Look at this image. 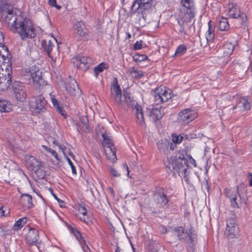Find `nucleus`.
Masks as SVG:
<instances>
[{"label": "nucleus", "mask_w": 252, "mask_h": 252, "mask_svg": "<svg viewBox=\"0 0 252 252\" xmlns=\"http://www.w3.org/2000/svg\"><path fill=\"white\" fill-rule=\"evenodd\" d=\"M108 68V65L107 63H101L97 65L94 68V75L95 77H97L98 74L101 72H102L104 69Z\"/></svg>", "instance_id": "30"}, {"label": "nucleus", "mask_w": 252, "mask_h": 252, "mask_svg": "<svg viewBox=\"0 0 252 252\" xmlns=\"http://www.w3.org/2000/svg\"><path fill=\"white\" fill-rule=\"evenodd\" d=\"M111 98L117 104L124 109L126 107L133 108L137 103L133 99L129 93L126 92L122 95V90L116 77L114 78L111 87Z\"/></svg>", "instance_id": "1"}, {"label": "nucleus", "mask_w": 252, "mask_h": 252, "mask_svg": "<svg viewBox=\"0 0 252 252\" xmlns=\"http://www.w3.org/2000/svg\"><path fill=\"white\" fill-rule=\"evenodd\" d=\"M133 12H137L145 19L147 16L151 14L153 10V0H134L131 7Z\"/></svg>", "instance_id": "6"}, {"label": "nucleus", "mask_w": 252, "mask_h": 252, "mask_svg": "<svg viewBox=\"0 0 252 252\" xmlns=\"http://www.w3.org/2000/svg\"><path fill=\"white\" fill-rule=\"evenodd\" d=\"M167 168L173 174L178 173L182 177L186 176V172L188 168V163L185 158L184 154L179 152L176 156H171L168 159Z\"/></svg>", "instance_id": "2"}, {"label": "nucleus", "mask_w": 252, "mask_h": 252, "mask_svg": "<svg viewBox=\"0 0 252 252\" xmlns=\"http://www.w3.org/2000/svg\"><path fill=\"white\" fill-rule=\"evenodd\" d=\"M158 149L160 151L164 153L165 155H168L169 153V141L164 139L159 141L157 143Z\"/></svg>", "instance_id": "27"}, {"label": "nucleus", "mask_w": 252, "mask_h": 252, "mask_svg": "<svg viewBox=\"0 0 252 252\" xmlns=\"http://www.w3.org/2000/svg\"><path fill=\"white\" fill-rule=\"evenodd\" d=\"M41 47L44 51L47 53L48 56L51 58V53L54 45L51 40L48 41L45 39L41 41Z\"/></svg>", "instance_id": "25"}, {"label": "nucleus", "mask_w": 252, "mask_h": 252, "mask_svg": "<svg viewBox=\"0 0 252 252\" xmlns=\"http://www.w3.org/2000/svg\"><path fill=\"white\" fill-rule=\"evenodd\" d=\"M27 218H22L17 220L14 224L13 228L14 230L20 229L27 222Z\"/></svg>", "instance_id": "31"}, {"label": "nucleus", "mask_w": 252, "mask_h": 252, "mask_svg": "<svg viewBox=\"0 0 252 252\" xmlns=\"http://www.w3.org/2000/svg\"><path fill=\"white\" fill-rule=\"evenodd\" d=\"M43 147L48 153H51L55 158L57 160H59V159L58 158V154L55 150H54L50 148H48L46 146H43Z\"/></svg>", "instance_id": "45"}, {"label": "nucleus", "mask_w": 252, "mask_h": 252, "mask_svg": "<svg viewBox=\"0 0 252 252\" xmlns=\"http://www.w3.org/2000/svg\"><path fill=\"white\" fill-rule=\"evenodd\" d=\"M186 46L184 45H179L175 51L174 56H181L185 54L187 52Z\"/></svg>", "instance_id": "33"}, {"label": "nucleus", "mask_w": 252, "mask_h": 252, "mask_svg": "<svg viewBox=\"0 0 252 252\" xmlns=\"http://www.w3.org/2000/svg\"><path fill=\"white\" fill-rule=\"evenodd\" d=\"M111 173L113 175V176H115V177H118L120 175V174H119L117 170L114 168H112L111 169Z\"/></svg>", "instance_id": "54"}, {"label": "nucleus", "mask_w": 252, "mask_h": 252, "mask_svg": "<svg viewBox=\"0 0 252 252\" xmlns=\"http://www.w3.org/2000/svg\"><path fill=\"white\" fill-rule=\"evenodd\" d=\"M136 118L137 119V123H138L140 125H142L144 123V116L143 113H139L136 114Z\"/></svg>", "instance_id": "47"}, {"label": "nucleus", "mask_w": 252, "mask_h": 252, "mask_svg": "<svg viewBox=\"0 0 252 252\" xmlns=\"http://www.w3.org/2000/svg\"><path fill=\"white\" fill-rule=\"evenodd\" d=\"M219 29L221 31H227L229 28V25L227 18L222 17L220 21Z\"/></svg>", "instance_id": "29"}, {"label": "nucleus", "mask_w": 252, "mask_h": 252, "mask_svg": "<svg viewBox=\"0 0 252 252\" xmlns=\"http://www.w3.org/2000/svg\"><path fill=\"white\" fill-rule=\"evenodd\" d=\"M27 162H30V165L33 168H36V166H40V163L33 156H30L27 159Z\"/></svg>", "instance_id": "36"}, {"label": "nucleus", "mask_w": 252, "mask_h": 252, "mask_svg": "<svg viewBox=\"0 0 252 252\" xmlns=\"http://www.w3.org/2000/svg\"><path fill=\"white\" fill-rule=\"evenodd\" d=\"M225 196L229 199L230 206L233 208H239L238 196L241 198L238 187L234 188H226L224 190Z\"/></svg>", "instance_id": "13"}, {"label": "nucleus", "mask_w": 252, "mask_h": 252, "mask_svg": "<svg viewBox=\"0 0 252 252\" xmlns=\"http://www.w3.org/2000/svg\"><path fill=\"white\" fill-rule=\"evenodd\" d=\"M173 234L182 242H187L192 252L196 243L195 235L193 234L189 229H185L182 226H177L173 229Z\"/></svg>", "instance_id": "4"}, {"label": "nucleus", "mask_w": 252, "mask_h": 252, "mask_svg": "<svg viewBox=\"0 0 252 252\" xmlns=\"http://www.w3.org/2000/svg\"><path fill=\"white\" fill-rule=\"evenodd\" d=\"M0 37L1 39H0V41L1 40L2 41H4V35L3 34L2 32H0Z\"/></svg>", "instance_id": "63"}, {"label": "nucleus", "mask_w": 252, "mask_h": 252, "mask_svg": "<svg viewBox=\"0 0 252 252\" xmlns=\"http://www.w3.org/2000/svg\"><path fill=\"white\" fill-rule=\"evenodd\" d=\"M13 26L15 29L19 30L20 32L34 31L32 21L28 18H25L24 20L18 22L17 21V19L15 18Z\"/></svg>", "instance_id": "14"}, {"label": "nucleus", "mask_w": 252, "mask_h": 252, "mask_svg": "<svg viewBox=\"0 0 252 252\" xmlns=\"http://www.w3.org/2000/svg\"><path fill=\"white\" fill-rule=\"evenodd\" d=\"M71 232L77 240H79V239L82 238V235L76 228H71Z\"/></svg>", "instance_id": "42"}, {"label": "nucleus", "mask_w": 252, "mask_h": 252, "mask_svg": "<svg viewBox=\"0 0 252 252\" xmlns=\"http://www.w3.org/2000/svg\"><path fill=\"white\" fill-rule=\"evenodd\" d=\"M85 28V26L82 22H78L73 26L74 30L77 32H83Z\"/></svg>", "instance_id": "41"}, {"label": "nucleus", "mask_w": 252, "mask_h": 252, "mask_svg": "<svg viewBox=\"0 0 252 252\" xmlns=\"http://www.w3.org/2000/svg\"><path fill=\"white\" fill-rule=\"evenodd\" d=\"M25 237V240L28 245H36L39 240L38 231L35 228H31Z\"/></svg>", "instance_id": "17"}, {"label": "nucleus", "mask_w": 252, "mask_h": 252, "mask_svg": "<svg viewBox=\"0 0 252 252\" xmlns=\"http://www.w3.org/2000/svg\"><path fill=\"white\" fill-rule=\"evenodd\" d=\"M48 107V103L45 97L42 94L37 95L35 98V101L31 105L35 114L44 112Z\"/></svg>", "instance_id": "12"}, {"label": "nucleus", "mask_w": 252, "mask_h": 252, "mask_svg": "<svg viewBox=\"0 0 252 252\" xmlns=\"http://www.w3.org/2000/svg\"><path fill=\"white\" fill-rule=\"evenodd\" d=\"M181 7L178 14V23L180 25L190 22L194 16V0H181Z\"/></svg>", "instance_id": "3"}, {"label": "nucleus", "mask_w": 252, "mask_h": 252, "mask_svg": "<svg viewBox=\"0 0 252 252\" xmlns=\"http://www.w3.org/2000/svg\"><path fill=\"white\" fill-rule=\"evenodd\" d=\"M172 142L173 143L177 144H180L182 140L183 137L180 135H177L176 134H173L172 135Z\"/></svg>", "instance_id": "43"}, {"label": "nucleus", "mask_w": 252, "mask_h": 252, "mask_svg": "<svg viewBox=\"0 0 252 252\" xmlns=\"http://www.w3.org/2000/svg\"><path fill=\"white\" fill-rule=\"evenodd\" d=\"M208 32H211V26H212V22L210 21L208 23Z\"/></svg>", "instance_id": "62"}, {"label": "nucleus", "mask_w": 252, "mask_h": 252, "mask_svg": "<svg viewBox=\"0 0 252 252\" xmlns=\"http://www.w3.org/2000/svg\"><path fill=\"white\" fill-rule=\"evenodd\" d=\"M171 93L170 90H167L164 87H159L155 89L151 93V94L154 97V104L158 105L161 103L168 101L171 98Z\"/></svg>", "instance_id": "8"}, {"label": "nucleus", "mask_w": 252, "mask_h": 252, "mask_svg": "<svg viewBox=\"0 0 252 252\" xmlns=\"http://www.w3.org/2000/svg\"><path fill=\"white\" fill-rule=\"evenodd\" d=\"M78 212L84 216L87 215L86 209L85 207L80 206L78 208Z\"/></svg>", "instance_id": "49"}, {"label": "nucleus", "mask_w": 252, "mask_h": 252, "mask_svg": "<svg viewBox=\"0 0 252 252\" xmlns=\"http://www.w3.org/2000/svg\"><path fill=\"white\" fill-rule=\"evenodd\" d=\"M109 190L112 196H115V192L113 190V189L111 188H109Z\"/></svg>", "instance_id": "61"}, {"label": "nucleus", "mask_w": 252, "mask_h": 252, "mask_svg": "<svg viewBox=\"0 0 252 252\" xmlns=\"http://www.w3.org/2000/svg\"><path fill=\"white\" fill-rule=\"evenodd\" d=\"M20 202L25 207L31 208L33 206L32 196L28 194H22L20 198Z\"/></svg>", "instance_id": "24"}, {"label": "nucleus", "mask_w": 252, "mask_h": 252, "mask_svg": "<svg viewBox=\"0 0 252 252\" xmlns=\"http://www.w3.org/2000/svg\"><path fill=\"white\" fill-rule=\"evenodd\" d=\"M71 62L74 66L86 71L94 64V61L90 57L78 54L72 59Z\"/></svg>", "instance_id": "7"}, {"label": "nucleus", "mask_w": 252, "mask_h": 252, "mask_svg": "<svg viewBox=\"0 0 252 252\" xmlns=\"http://www.w3.org/2000/svg\"><path fill=\"white\" fill-rule=\"evenodd\" d=\"M65 158L67 161L68 163L71 167L72 174L74 175H76L77 172H76V170L75 169V167L73 165V163H72V162L71 161L70 159L66 156H65Z\"/></svg>", "instance_id": "46"}, {"label": "nucleus", "mask_w": 252, "mask_h": 252, "mask_svg": "<svg viewBox=\"0 0 252 252\" xmlns=\"http://www.w3.org/2000/svg\"><path fill=\"white\" fill-rule=\"evenodd\" d=\"M40 166H36V168H32V170H34L36 175L40 179H43L45 176V172L39 168Z\"/></svg>", "instance_id": "40"}, {"label": "nucleus", "mask_w": 252, "mask_h": 252, "mask_svg": "<svg viewBox=\"0 0 252 252\" xmlns=\"http://www.w3.org/2000/svg\"><path fill=\"white\" fill-rule=\"evenodd\" d=\"M78 241L83 249H84V246H86L88 249L89 248L84 237H82V238L79 239Z\"/></svg>", "instance_id": "50"}, {"label": "nucleus", "mask_w": 252, "mask_h": 252, "mask_svg": "<svg viewBox=\"0 0 252 252\" xmlns=\"http://www.w3.org/2000/svg\"><path fill=\"white\" fill-rule=\"evenodd\" d=\"M130 72L133 77L137 79H141L144 76V74L142 71L136 70L134 67L130 69Z\"/></svg>", "instance_id": "34"}, {"label": "nucleus", "mask_w": 252, "mask_h": 252, "mask_svg": "<svg viewBox=\"0 0 252 252\" xmlns=\"http://www.w3.org/2000/svg\"><path fill=\"white\" fill-rule=\"evenodd\" d=\"M82 123L83 124V128L88 129L89 128L88 120L87 117H83L81 120Z\"/></svg>", "instance_id": "48"}, {"label": "nucleus", "mask_w": 252, "mask_h": 252, "mask_svg": "<svg viewBox=\"0 0 252 252\" xmlns=\"http://www.w3.org/2000/svg\"><path fill=\"white\" fill-rule=\"evenodd\" d=\"M164 114V109L161 106L159 108H153L149 111V116L154 122L161 119Z\"/></svg>", "instance_id": "20"}, {"label": "nucleus", "mask_w": 252, "mask_h": 252, "mask_svg": "<svg viewBox=\"0 0 252 252\" xmlns=\"http://www.w3.org/2000/svg\"><path fill=\"white\" fill-rule=\"evenodd\" d=\"M4 211L3 210L2 207L0 208V216L2 217L4 216Z\"/></svg>", "instance_id": "60"}, {"label": "nucleus", "mask_w": 252, "mask_h": 252, "mask_svg": "<svg viewBox=\"0 0 252 252\" xmlns=\"http://www.w3.org/2000/svg\"><path fill=\"white\" fill-rule=\"evenodd\" d=\"M52 102L54 107L57 109V111L59 112L62 115H64V111L60 107V104L58 103L57 100L55 98H52Z\"/></svg>", "instance_id": "37"}, {"label": "nucleus", "mask_w": 252, "mask_h": 252, "mask_svg": "<svg viewBox=\"0 0 252 252\" xmlns=\"http://www.w3.org/2000/svg\"><path fill=\"white\" fill-rule=\"evenodd\" d=\"M32 78L33 82L36 83L39 86H44L47 84V81L44 79L40 71L36 72Z\"/></svg>", "instance_id": "26"}, {"label": "nucleus", "mask_w": 252, "mask_h": 252, "mask_svg": "<svg viewBox=\"0 0 252 252\" xmlns=\"http://www.w3.org/2000/svg\"><path fill=\"white\" fill-rule=\"evenodd\" d=\"M235 48L234 45L230 42H225L222 47L218 51L219 54H222L221 57H229L232 53Z\"/></svg>", "instance_id": "19"}, {"label": "nucleus", "mask_w": 252, "mask_h": 252, "mask_svg": "<svg viewBox=\"0 0 252 252\" xmlns=\"http://www.w3.org/2000/svg\"><path fill=\"white\" fill-rule=\"evenodd\" d=\"M65 87L66 91L72 96H75L79 94L80 89L76 81L69 78L65 83Z\"/></svg>", "instance_id": "18"}, {"label": "nucleus", "mask_w": 252, "mask_h": 252, "mask_svg": "<svg viewBox=\"0 0 252 252\" xmlns=\"http://www.w3.org/2000/svg\"><path fill=\"white\" fill-rule=\"evenodd\" d=\"M215 35V32H206L205 38L207 42H211L213 41Z\"/></svg>", "instance_id": "44"}, {"label": "nucleus", "mask_w": 252, "mask_h": 252, "mask_svg": "<svg viewBox=\"0 0 252 252\" xmlns=\"http://www.w3.org/2000/svg\"><path fill=\"white\" fill-rule=\"evenodd\" d=\"M234 69L236 76L240 79H243L246 76L248 69L247 67L237 63L235 65Z\"/></svg>", "instance_id": "23"}, {"label": "nucleus", "mask_w": 252, "mask_h": 252, "mask_svg": "<svg viewBox=\"0 0 252 252\" xmlns=\"http://www.w3.org/2000/svg\"><path fill=\"white\" fill-rule=\"evenodd\" d=\"M133 59L136 62H141L148 60V57L144 54H136L133 56Z\"/></svg>", "instance_id": "38"}, {"label": "nucleus", "mask_w": 252, "mask_h": 252, "mask_svg": "<svg viewBox=\"0 0 252 252\" xmlns=\"http://www.w3.org/2000/svg\"><path fill=\"white\" fill-rule=\"evenodd\" d=\"M13 95L18 101L24 102L27 98V90L23 84L20 82L15 81L12 85Z\"/></svg>", "instance_id": "10"}, {"label": "nucleus", "mask_w": 252, "mask_h": 252, "mask_svg": "<svg viewBox=\"0 0 252 252\" xmlns=\"http://www.w3.org/2000/svg\"><path fill=\"white\" fill-rule=\"evenodd\" d=\"M102 136L103 137V146L105 148H109L114 158H116L115 149L113 148L114 145L111 138L105 133L102 134Z\"/></svg>", "instance_id": "21"}, {"label": "nucleus", "mask_w": 252, "mask_h": 252, "mask_svg": "<svg viewBox=\"0 0 252 252\" xmlns=\"http://www.w3.org/2000/svg\"><path fill=\"white\" fill-rule=\"evenodd\" d=\"M195 111L191 108L185 109L178 115V121L182 125H186L192 121L197 117Z\"/></svg>", "instance_id": "11"}, {"label": "nucleus", "mask_w": 252, "mask_h": 252, "mask_svg": "<svg viewBox=\"0 0 252 252\" xmlns=\"http://www.w3.org/2000/svg\"><path fill=\"white\" fill-rule=\"evenodd\" d=\"M251 99L249 96L240 97L238 100L237 107L242 108L244 110L251 108Z\"/></svg>", "instance_id": "22"}, {"label": "nucleus", "mask_w": 252, "mask_h": 252, "mask_svg": "<svg viewBox=\"0 0 252 252\" xmlns=\"http://www.w3.org/2000/svg\"><path fill=\"white\" fill-rule=\"evenodd\" d=\"M238 228L236 225V220L231 218L227 220L226 235L230 238H233L237 235Z\"/></svg>", "instance_id": "16"}, {"label": "nucleus", "mask_w": 252, "mask_h": 252, "mask_svg": "<svg viewBox=\"0 0 252 252\" xmlns=\"http://www.w3.org/2000/svg\"><path fill=\"white\" fill-rule=\"evenodd\" d=\"M48 3L52 6H56V0H48Z\"/></svg>", "instance_id": "56"}, {"label": "nucleus", "mask_w": 252, "mask_h": 252, "mask_svg": "<svg viewBox=\"0 0 252 252\" xmlns=\"http://www.w3.org/2000/svg\"><path fill=\"white\" fill-rule=\"evenodd\" d=\"M11 110V105L6 100L0 99V112H8Z\"/></svg>", "instance_id": "28"}, {"label": "nucleus", "mask_w": 252, "mask_h": 252, "mask_svg": "<svg viewBox=\"0 0 252 252\" xmlns=\"http://www.w3.org/2000/svg\"><path fill=\"white\" fill-rule=\"evenodd\" d=\"M12 68L11 63H4L0 65V89L7 90L12 82Z\"/></svg>", "instance_id": "5"}, {"label": "nucleus", "mask_w": 252, "mask_h": 252, "mask_svg": "<svg viewBox=\"0 0 252 252\" xmlns=\"http://www.w3.org/2000/svg\"><path fill=\"white\" fill-rule=\"evenodd\" d=\"M133 109H135V113H136V115L137 114V113H142V110H141V108L140 107V106H139V105L137 104H136L134 107L133 108H132Z\"/></svg>", "instance_id": "53"}, {"label": "nucleus", "mask_w": 252, "mask_h": 252, "mask_svg": "<svg viewBox=\"0 0 252 252\" xmlns=\"http://www.w3.org/2000/svg\"><path fill=\"white\" fill-rule=\"evenodd\" d=\"M141 42L142 41H140V42H138V41H137L136 42L134 45H133V48L135 50H138V49H140L142 48V44H141Z\"/></svg>", "instance_id": "52"}, {"label": "nucleus", "mask_w": 252, "mask_h": 252, "mask_svg": "<svg viewBox=\"0 0 252 252\" xmlns=\"http://www.w3.org/2000/svg\"><path fill=\"white\" fill-rule=\"evenodd\" d=\"M176 147V144L175 143H170L169 141V151L171 150H174L175 148Z\"/></svg>", "instance_id": "55"}, {"label": "nucleus", "mask_w": 252, "mask_h": 252, "mask_svg": "<svg viewBox=\"0 0 252 252\" xmlns=\"http://www.w3.org/2000/svg\"><path fill=\"white\" fill-rule=\"evenodd\" d=\"M159 229L163 234L166 233L167 232V229L163 226H160L159 227Z\"/></svg>", "instance_id": "58"}, {"label": "nucleus", "mask_w": 252, "mask_h": 252, "mask_svg": "<svg viewBox=\"0 0 252 252\" xmlns=\"http://www.w3.org/2000/svg\"><path fill=\"white\" fill-rule=\"evenodd\" d=\"M58 146L59 147V149L62 150V151L64 154V151L66 149L65 146L64 145H61L60 144L58 145Z\"/></svg>", "instance_id": "59"}, {"label": "nucleus", "mask_w": 252, "mask_h": 252, "mask_svg": "<svg viewBox=\"0 0 252 252\" xmlns=\"http://www.w3.org/2000/svg\"><path fill=\"white\" fill-rule=\"evenodd\" d=\"M170 196L163 188H158L154 194V199L158 208H163L169 201Z\"/></svg>", "instance_id": "9"}, {"label": "nucleus", "mask_w": 252, "mask_h": 252, "mask_svg": "<svg viewBox=\"0 0 252 252\" xmlns=\"http://www.w3.org/2000/svg\"><path fill=\"white\" fill-rule=\"evenodd\" d=\"M115 252H121V249L119 247H117L116 249Z\"/></svg>", "instance_id": "64"}, {"label": "nucleus", "mask_w": 252, "mask_h": 252, "mask_svg": "<svg viewBox=\"0 0 252 252\" xmlns=\"http://www.w3.org/2000/svg\"><path fill=\"white\" fill-rule=\"evenodd\" d=\"M228 15L229 17L237 19L241 17L242 23H245L247 21V16L244 13L241 14L240 9L239 6L235 3H230L229 4V10Z\"/></svg>", "instance_id": "15"}, {"label": "nucleus", "mask_w": 252, "mask_h": 252, "mask_svg": "<svg viewBox=\"0 0 252 252\" xmlns=\"http://www.w3.org/2000/svg\"><path fill=\"white\" fill-rule=\"evenodd\" d=\"M248 176L250 177V179H249V186L250 187H252V173H249L248 174Z\"/></svg>", "instance_id": "57"}, {"label": "nucleus", "mask_w": 252, "mask_h": 252, "mask_svg": "<svg viewBox=\"0 0 252 252\" xmlns=\"http://www.w3.org/2000/svg\"><path fill=\"white\" fill-rule=\"evenodd\" d=\"M19 36L23 40H27L29 39H32L36 36L35 32H18Z\"/></svg>", "instance_id": "32"}, {"label": "nucleus", "mask_w": 252, "mask_h": 252, "mask_svg": "<svg viewBox=\"0 0 252 252\" xmlns=\"http://www.w3.org/2000/svg\"><path fill=\"white\" fill-rule=\"evenodd\" d=\"M26 71L27 75H30L32 77L36 74V72L40 71L38 68L35 65H33L30 66V67L27 69Z\"/></svg>", "instance_id": "35"}, {"label": "nucleus", "mask_w": 252, "mask_h": 252, "mask_svg": "<svg viewBox=\"0 0 252 252\" xmlns=\"http://www.w3.org/2000/svg\"><path fill=\"white\" fill-rule=\"evenodd\" d=\"M51 193H52V195L54 197V198L60 204V206L61 207H62L63 206L62 204H64V202L62 200L60 199V198H59L57 197V196L55 193H54L52 191H51Z\"/></svg>", "instance_id": "51"}, {"label": "nucleus", "mask_w": 252, "mask_h": 252, "mask_svg": "<svg viewBox=\"0 0 252 252\" xmlns=\"http://www.w3.org/2000/svg\"><path fill=\"white\" fill-rule=\"evenodd\" d=\"M0 48H1L6 53V55L8 54V48L5 46L2 43H0ZM5 60V55L1 53V51L0 50V65H1V63L2 61Z\"/></svg>", "instance_id": "39"}]
</instances>
